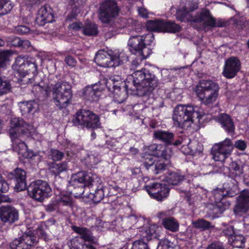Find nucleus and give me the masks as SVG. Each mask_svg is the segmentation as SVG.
I'll return each mask as SVG.
<instances>
[{
  "label": "nucleus",
  "instance_id": "nucleus-1",
  "mask_svg": "<svg viewBox=\"0 0 249 249\" xmlns=\"http://www.w3.org/2000/svg\"><path fill=\"white\" fill-rule=\"evenodd\" d=\"M133 78L132 83L127 82L129 88L127 89L121 90V87L115 89L113 90L114 98L116 101L119 103H123L126 98V91L129 89L136 90L139 96L143 97V100L147 97V95H151V92L159 85V80L155 75L152 74L146 69H142L141 70L135 71L131 75Z\"/></svg>",
  "mask_w": 249,
  "mask_h": 249
},
{
  "label": "nucleus",
  "instance_id": "nucleus-2",
  "mask_svg": "<svg viewBox=\"0 0 249 249\" xmlns=\"http://www.w3.org/2000/svg\"><path fill=\"white\" fill-rule=\"evenodd\" d=\"M197 8L198 5L196 3L189 2L178 10L176 18L181 21L202 23L204 29L224 26V23L219 21L216 23L215 19L212 17L210 11L207 9H203L199 14H196L195 11Z\"/></svg>",
  "mask_w": 249,
  "mask_h": 249
},
{
  "label": "nucleus",
  "instance_id": "nucleus-3",
  "mask_svg": "<svg viewBox=\"0 0 249 249\" xmlns=\"http://www.w3.org/2000/svg\"><path fill=\"white\" fill-rule=\"evenodd\" d=\"M154 36L152 33H148L142 35L131 36L128 41L129 50L132 53H138L140 58L133 60L131 62L132 69L140 65L141 60L146 59L151 53L152 51L147 47L153 41Z\"/></svg>",
  "mask_w": 249,
  "mask_h": 249
},
{
  "label": "nucleus",
  "instance_id": "nucleus-4",
  "mask_svg": "<svg viewBox=\"0 0 249 249\" xmlns=\"http://www.w3.org/2000/svg\"><path fill=\"white\" fill-rule=\"evenodd\" d=\"M197 108L191 105L178 106L174 109L173 120L175 126L187 129L193 124L195 118L199 119Z\"/></svg>",
  "mask_w": 249,
  "mask_h": 249
},
{
  "label": "nucleus",
  "instance_id": "nucleus-5",
  "mask_svg": "<svg viewBox=\"0 0 249 249\" xmlns=\"http://www.w3.org/2000/svg\"><path fill=\"white\" fill-rule=\"evenodd\" d=\"M219 90V85L216 82L212 80H202L196 86L195 92L202 104L210 106L216 101Z\"/></svg>",
  "mask_w": 249,
  "mask_h": 249
},
{
  "label": "nucleus",
  "instance_id": "nucleus-6",
  "mask_svg": "<svg viewBox=\"0 0 249 249\" xmlns=\"http://www.w3.org/2000/svg\"><path fill=\"white\" fill-rule=\"evenodd\" d=\"M50 90L52 93L55 105L59 108H66L71 103L72 93L71 85L65 81H58L51 85Z\"/></svg>",
  "mask_w": 249,
  "mask_h": 249
},
{
  "label": "nucleus",
  "instance_id": "nucleus-7",
  "mask_svg": "<svg viewBox=\"0 0 249 249\" xmlns=\"http://www.w3.org/2000/svg\"><path fill=\"white\" fill-rule=\"evenodd\" d=\"M12 68L16 73L21 76L19 79L21 82L32 83L34 81L32 78L26 77L30 73H32L33 76L36 74L37 65L34 62L26 60L24 57L19 56L16 58Z\"/></svg>",
  "mask_w": 249,
  "mask_h": 249
},
{
  "label": "nucleus",
  "instance_id": "nucleus-8",
  "mask_svg": "<svg viewBox=\"0 0 249 249\" xmlns=\"http://www.w3.org/2000/svg\"><path fill=\"white\" fill-rule=\"evenodd\" d=\"M72 122L75 126L97 129L101 126L98 115L89 110L82 109L78 111L74 116Z\"/></svg>",
  "mask_w": 249,
  "mask_h": 249
},
{
  "label": "nucleus",
  "instance_id": "nucleus-9",
  "mask_svg": "<svg viewBox=\"0 0 249 249\" xmlns=\"http://www.w3.org/2000/svg\"><path fill=\"white\" fill-rule=\"evenodd\" d=\"M127 60L124 53L113 55L112 52L100 50L96 54L94 61L99 66L108 68L119 66L121 63Z\"/></svg>",
  "mask_w": 249,
  "mask_h": 249
},
{
  "label": "nucleus",
  "instance_id": "nucleus-10",
  "mask_svg": "<svg viewBox=\"0 0 249 249\" xmlns=\"http://www.w3.org/2000/svg\"><path fill=\"white\" fill-rule=\"evenodd\" d=\"M120 9L114 0H105L99 8L98 17L103 23L112 22L118 16Z\"/></svg>",
  "mask_w": 249,
  "mask_h": 249
},
{
  "label": "nucleus",
  "instance_id": "nucleus-11",
  "mask_svg": "<svg viewBox=\"0 0 249 249\" xmlns=\"http://www.w3.org/2000/svg\"><path fill=\"white\" fill-rule=\"evenodd\" d=\"M233 149V144L231 140L226 138L213 145V158L215 161L224 162L231 155Z\"/></svg>",
  "mask_w": 249,
  "mask_h": 249
},
{
  "label": "nucleus",
  "instance_id": "nucleus-12",
  "mask_svg": "<svg viewBox=\"0 0 249 249\" xmlns=\"http://www.w3.org/2000/svg\"><path fill=\"white\" fill-rule=\"evenodd\" d=\"M34 131V126L26 123L22 119L13 118L10 120L9 133L11 139L20 137L21 134H31Z\"/></svg>",
  "mask_w": 249,
  "mask_h": 249
},
{
  "label": "nucleus",
  "instance_id": "nucleus-13",
  "mask_svg": "<svg viewBox=\"0 0 249 249\" xmlns=\"http://www.w3.org/2000/svg\"><path fill=\"white\" fill-rule=\"evenodd\" d=\"M52 189L45 181L38 180L32 184L28 189V192L32 197L38 201H42L48 197Z\"/></svg>",
  "mask_w": 249,
  "mask_h": 249
},
{
  "label": "nucleus",
  "instance_id": "nucleus-14",
  "mask_svg": "<svg viewBox=\"0 0 249 249\" xmlns=\"http://www.w3.org/2000/svg\"><path fill=\"white\" fill-rule=\"evenodd\" d=\"M73 182L83 184V186H97L101 179L96 175L86 172H80L72 176Z\"/></svg>",
  "mask_w": 249,
  "mask_h": 249
},
{
  "label": "nucleus",
  "instance_id": "nucleus-15",
  "mask_svg": "<svg viewBox=\"0 0 249 249\" xmlns=\"http://www.w3.org/2000/svg\"><path fill=\"white\" fill-rule=\"evenodd\" d=\"M145 188L149 195L158 201L166 198L169 192V189L165 184L158 183L146 185Z\"/></svg>",
  "mask_w": 249,
  "mask_h": 249
},
{
  "label": "nucleus",
  "instance_id": "nucleus-16",
  "mask_svg": "<svg viewBox=\"0 0 249 249\" xmlns=\"http://www.w3.org/2000/svg\"><path fill=\"white\" fill-rule=\"evenodd\" d=\"M214 202L208 207L212 209L213 214L222 213L229 206V204L224 199V195L221 190H215L213 192Z\"/></svg>",
  "mask_w": 249,
  "mask_h": 249
},
{
  "label": "nucleus",
  "instance_id": "nucleus-17",
  "mask_svg": "<svg viewBox=\"0 0 249 249\" xmlns=\"http://www.w3.org/2000/svg\"><path fill=\"white\" fill-rule=\"evenodd\" d=\"M36 238L30 234L25 233L21 237L15 239L10 244L11 249H31L36 243Z\"/></svg>",
  "mask_w": 249,
  "mask_h": 249
},
{
  "label": "nucleus",
  "instance_id": "nucleus-18",
  "mask_svg": "<svg viewBox=\"0 0 249 249\" xmlns=\"http://www.w3.org/2000/svg\"><path fill=\"white\" fill-rule=\"evenodd\" d=\"M240 67V63L237 58L230 57L225 62L223 74L228 78H233L239 71Z\"/></svg>",
  "mask_w": 249,
  "mask_h": 249
},
{
  "label": "nucleus",
  "instance_id": "nucleus-19",
  "mask_svg": "<svg viewBox=\"0 0 249 249\" xmlns=\"http://www.w3.org/2000/svg\"><path fill=\"white\" fill-rule=\"evenodd\" d=\"M18 211L10 205L0 207V219L4 223H13L18 219Z\"/></svg>",
  "mask_w": 249,
  "mask_h": 249
},
{
  "label": "nucleus",
  "instance_id": "nucleus-20",
  "mask_svg": "<svg viewBox=\"0 0 249 249\" xmlns=\"http://www.w3.org/2000/svg\"><path fill=\"white\" fill-rule=\"evenodd\" d=\"M249 210V190L242 191L236 198V204L234 211L235 213H246Z\"/></svg>",
  "mask_w": 249,
  "mask_h": 249
},
{
  "label": "nucleus",
  "instance_id": "nucleus-21",
  "mask_svg": "<svg viewBox=\"0 0 249 249\" xmlns=\"http://www.w3.org/2000/svg\"><path fill=\"white\" fill-rule=\"evenodd\" d=\"M53 16L52 10L48 5L42 6L38 10L36 22L39 25H44L46 23L52 22Z\"/></svg>",
  "mask_w": 249,
  "mask_h": 249
},
{
  "label": "nucleus",
  "instance_id": "nucleus-22",
  "mask_svg": "<svg viewBox=\"0 0 249 249\" xmlns=\"http://www.w3.org/2000/svg\"><path fill=\"white\" fill-rule=\"evenodd\" d=\"M11 175L16 182L15 188L17 191H22L26 188V173L24 170L18 168L11 172Z\"/></svg>",
  "mask_w": 249,
  "mask_h": 249
},
{
  "label": "nucleus",
  "instance_id": "nucleus-23",
  "mask_svg": "<svg viewBox=\"0 0 249 249\" xmlns=\"http://www.w3.org/2000/svg\"><path fill=\"white\" fill-rule=\"evenodd\" d=\"M18 138L16 137L11 139L13 142V149L24 158H31L34 156L33 151H29L26 144Z\"/></svg>",
  "mask_w": 249,
  "mask_h": 249
},
{
  "label": "nucleus",
  "instance_id": "nucleus-24",
  "mask_svg": "<svg viewBox=\"0 0 249 249\" xmlns=\"http://www.w3.org/2000/svg\"><path fill=\"white\" fill-rule=\"evenodd\" d=\"M101 90L97 84L87 86L83 89L84 98L90 102H97L101 94Z\"/></svg>",
  "mask_w": 249,
  "mask_h": 249
},
{
  "label": "nucleus",
  "instance_id": "nucleus-25",
  "mask_svg": "<svg viewBox=\"0 0 249 249\" xmlns=\"http://www.w3.org/2000/svg\"><path fill=\"white\" fill-rule=\"evenodd\" d=\"M72 230L76 233L80 235V239L83 241V242L96 243V240L94 236H93L91 231L85 227H77L72 226L71 227Z\"/></svg>",
  "mask_w": 249,
  "mask_h": 249
},
{
  "label": "nucleus",
  "instance_id": "nucleus-26",
  "mask_svg": "<svg viewBox=\"0 0 249 249\" xmlns=\"http://www.w3.org/2000/svg\"><path fill=\"white\" fill-rule=\"evenodd\" d=\"M103 82L106 86L108 90L111 92L119 86L125 87L126 89H127L129 88V85L123 82L121 77L118 75L113 76L108 79H105L103 80Z\"/></svg>",
  "mask_w": 249,
  "mask_h": 249
},
{
  "label": "nucleus",
  "instance_id": "nucleus-27",
  "mask_svg": "<svg viewBox=\"0 0 249 249\" xmlns=\"http://www.w3.org/2000/svg\"><path fill=\"white\" fill-rule=\"evenodd\" d=\"M217 120L227 133L231 135L234 134L235 126L232 119L229 115L224 113L220 114L217 117Z\"/></svg>",
  "mask_w": 249,
  "mask_h": 249
},
{
  "label": "nucleus",
  "instance_id": "nucleus-28",
  "mask_svg": "<svg viewBox=\"0 0 249 249\" xmlns=\"http://www.w3.org/2000/svg\"><path fill=\"white\" fill-rule=\"evenodd\" d=\"M152 149L155 150V154L157 157H161L165 160H169L172 155L171 149L162 144L153 145Z\"/></svg>",
  "mask_w": 249,
  "mask_h": 249
},
{
  "label": "nucleus",
  "instance_id": "nucleus-29",
  "mask_svg": "<svg viewBox=\"0 0 249 249\" xmlns=\"http://www.w3.org/2000/svg\"><path fill=\"white\" fill-rule=\"evenodd\" d=\"M159 229V227L156 224L144 227L141 231V237L143 240L149 241L152 239L153 236L157 237L156 232L158 231Z\"/></svg>",
  "mask_w": 249,
  "mask_h": 249
},
{
  "label": "nucleus",
  "instance_id": "nucleus-30",
  "mask_svg": "<svg viewBox=\"0 0 249 249\" xmlns=\"http://www.w3.org/2000/svg\"><path fill=\"white\" fill-rule=\"evenodd\" d=\"M96 243L83 242L81 244L79 238L75 237L70 241V249H96L94 244Z\"/></svg>",
  "mask_w": 249,
  "mask_h": 249
},
{
  "label": "nucleus",
  "instance_id": "nucleus-31",
  "mask_svg": "<svg viewBox=\"0 0 249 249\" xmlns=\"http://www.w3.org/2000/svg\"><path fill=\"white\" fill-rule=\"evenodd\" d=\"M154 136L156 139L167 144H171L174 135L168 131L158 130L154 133Z\"/></svg>",
  "mask_w": 249,
  "mask_h": 249
},
{
  "label": "nucleus",
  "instance_id": "nucleus-32",
  "mask_svg": "<svg viewBox=\"0 0 249 249\" xmlns=\"http://www.w3.org/2000/svg\"><path fill=\"white\" fill-rule=\"evenodd\" d=\"M163 227L172 232H177L179 229V223L174 217H168L162 219Z\"/></svg>",
  "mask_w": 249,
  "mask_h": 249
},
{
  "label": "nucleus",
  "instance_id": "nucleus-33",
  "mask_svg": "<svg viewBox=\"0 0 249 249\" xmlns=\"http://www.w3.org/2000/svg\"><path fill=\"white\" fill-rule=\"evenodd\" d=\"M55 202L59 205L71 206L72 204L71 196L66 193H60L55 197Z\"/></svg>",
  "mask_w": 249,
  "mask_h": 249
},
{
  "label": "nucleus",
  "instance_id": "nucleus-34",
  "mask_svg": "<svg viewBox=\"0 0 249 249\" xmlns=\"http://www.w3.org/2000/svg\"><path fill=\"white\" fill-rule=\"evenodd\" d=\"M68 169L67 163L62 162L59 163H52L49 167L50 172L53 175L57 176L61 173L65 171Z\"/></svg>",
  "mask_w": 249,
  "mask_h": 249
},
{
  "label": "nucleus",
  "instance_id": "nucleus-35",
  "mask_svg": "<svg viewBox=\"0 0 249 249\" xmlns=\"http://www.w3.org/2000/svg\"><path fill=\"white\" fill-rule=\"evenodd\" d=\"M97 188L95 191L94 193H90L88 197L91 199L94 202L97 203L100 201L104 196V191L103 185L101 184V181L97 186Z\"/></svg>",
  "mask_w": 249,
  "mask_h": 249
},
{
  "label": "nucleus",
  "instance_id": "nucleus-36",
  "mask_svg": "<svg viewBox=\"0 0 249 249\" xmlns=\"http://www.w3.org/2000/svg\"><path fill=\"white\" fill-rule=\"evenodd\" d=\"M184 179V177L177 173H171L163 179V181L171 185H177Z\"/></svg>",
  "mask_w": 249,
  "mask_h": 249
},
{
  "label": "nucleus",
  "instance_id": "nucleus-37",
  "mask_svg": "<svg viewBox=\"0 0 249 249\" xmlns=\"http://www.w3.org/2000/svg\"><path fill=\"white\" fill-rule=\"evenodd\" d=\"M36 106L33 101H24L19 104L20 111L23 115L30 113Z\"/></svg>",
  "mask_w": 249,
  "mask_h": 249
},
{
  "label": "nucleus",
  "instance_id": "nucleus-38",
  "mask_svg": "<svg viewBox=\"0 0 249 249\" xmlns=\"http://www.w3.org/2000/svg\"><path fill=\"white\" fill-rule=\"evenodd\" d=\"M163 20H149L147 22L146 27L149 31L162 32Z\"/></svg>",
  "mask_w": 249,
  "mask_h": 249
},
{
  "label": "nucleus",
  "instance_id": "nucleus-39",
  "mask_svg": "<svg viewBox=\"0 0 249 249\" xmlns=\"http://www.w3.org/2000/svg\"><path fill=\"white\" fill-rule=\"evenodd\" d=\"M84 35L87 36H96L98 33L97 26L91 22H87L83 29Z\"/></svg>",
  "mask_w": 249,
  "mask_h": 249
},
{
  "label": "nucleus",
  "instance_id": "nucleus-40",
  "mask_svg": "<svg viewBox=\"0 0 249 249\" xmlns=\"http://www.w3.org/2000/svg\"><path fill=\"white\" fill-rule=\"evenodd\" d=\"M229 172L232 177L240 176L243 173V167L241 165L235 161H232L228 167Z\"/></svg>",
  "mask_w": 249,
  "mask_h": 249
},
{
  "label": "nucleus",
  "instance_id": "nucleus-41",
  "mask_svg": "<svg viewBox=\"0 0 249 249\" xmlns=\"http://www.w3.org/2000/svg\"><path fill=\"white\" fill-rule=\"evenodd\" d=\"M181 27L174 22H164L162 32L175 33L180 31Z\"/></svg>",
  "mask_w": 249,
  "mask_h": 249
},
{
  "label": "nucleus",
  "instance_id": "nucleus-42",
  "mask_svg": "<svg viewBox=\"0 0 249 249\" xmlns=\"http://www.w3.org/2000/svg\"><path fill=\"white\" fill-rule=\"evenodd\" d=\"M192 224L196 228L200 229L202 230H209L213 227L211 222L203 219H199L196 221H193Z\"/></svg>",
  "mask_w": 249,
  "mask_h": 249
},
{
  "label": "nucleus",
  "instance_id": "nucleus-43",
  "mask_svg": "<svg viewBox=\"0 0 249 249\" xmlns=\"http://www.w3.org/2000/svg\"><path fill=\"white\" fill-rule=\"evenodd\" d=\"M229 242L234 248H242L245 244V238L241 234H236Z\"/></svg>",
  "mask_w": 249,
  "mask_h": 249
},
{
  "label": "nucleus",
  "instance_id": "nucleus-44",
  "mask_svg": "<svg viewBox=\"0 0 249 249\" xmlns=\"http://www.w3.org/2000/svg\"><path fill=\"white\" fill-rule=\"evenodd\" d=\"M13 6L10 0H0V15H5L10 12Z\"/></svg>",
  "mask_w": 249,
  "mask_h": 249
},
{
  "label": "nucleus",
  "instance_id": "nucleus-45",
  "mask_svg": "<svg viewBox=\"0 0 249 249\" xmlns=\"http://www.w3.org/2000/svg\"><path fill=\"white\" fill-rule=\"evenodd\" d=\"M11 89V85L10 82L0 77V96L6 94Z\"/></svg>",
  "mask_w": 249,
  "mask_h": 249
},
{
  "label": "nucleus",
  "instance_id": "nucleus-46",
  "mask_svg": "<svg viewBox=\"0 0 249 249\" xmlns=\"http://www.w3.org/2000/svg\"><path fill=\"white\" fill-rule=\"evenodd\" d=\"M147 242L141 238L133 243L131 249H150Z\"/></svg>",
  "mask_w": 249,
  "mask_h": 249
},
{
  "label": "nucleus",
  "instance_id": "nucleus-47",
  "mask_svg": "<svg viewBox=\"0 0 249 249\" xmlns=\"http://www.w3.org/2000/svg\"><path fill=\"white\" fill-rule=\"evenodd\" d=\"M50 156L53 161H58L62 159L64 153L57 149H51Z\"/></svg>",
  "mask_w": 249,
  "mask_h": 249
},
{
  "label": "nucleus",
  "instance_id": "nucleus-48",
  "mask_svg": "<svg viewBox=\"0 0 249 249\" xmlns=\"http://www.w3.org/2000/svg\"><path fill=\"white\" fill-rule=\"evenodd\" d=\"M154 161V157L151 155L145 154L143 157V164L147 169L153 165Z\"/></svg>",
  "mask_w": 249,
  "mask_h": 249
},
{
  "label": "nucleus",
  "instance_id": "nucleus-49",
  "mask_svg": "<svg viewBox=\"0 0 249 249\" xmlns=\"http://www.w3.org/2000/svg\"><path fill=\"white\" fill-rule=\"evenodd\" d=\"M14 41L16 45L24 49H28L31 46V43L27 40H22L19 37H15Z\"/></svg>",
  "mask_w": 249,
  "mask_h": 249
},
{
  "label": "nucleus",
  "instance_id": "nucleus-50",
  "mask_svg": "<svg viewBox=\"0 0 249 249\" xmlns=\"http://www.w3.org/2000/svg\"><path fill=\"white\" fill-rule=\"evenodd\" d=\"M9 188L8 184L2 178L0 175V193L7 192Z\"/></svg>",
  "mask_w": 249,
  "mask_h": 249
},
{
  "label": "nucleus",
  "instance_id": "nucleus-51",
  "mask_svg": "<svg viewBox=\"0 0 249 249\" xmlns=\"http://www.w3.org/2000/svg\"><path fill=\"white\" fill-rule=\"evenodd\" d=\"M234 147L240 150L243 151L247 147V143L243 140H237L235 142L234 144H233V147Z\"/></svg>",
  "mask_w": 249,
  "mask_h": 249
},
{
  "label": "nucleus",
  "instance_id": "nucleus-52",
  "mask_svg": "<svg viewBox=\"0 0 249 249\" xmlns=\"http://www.w3.org/2000/svg\"><path fill=\"white\" fill-rule=\"evenodd\" d=\"M223 234L228 237L229 242L235 235L233 227L231 226L228 227L223 231Z\"/></svg>",
  "mask_w": 249,
  "mask_h": 249
},
{
  "label": "nucleus",
  "instance_id": "nucleus-53",
  "mask_svg": "<svg viewBox=\"0 0 249 249\" xmlns=\"http://www.w3.org/2000/svg\"><path fill=\"white\" fill-rule=\"evenodd\" d=\"M165 167V164L159 161L156 162L155 165V170H154V174H158L161 171L164 169Z\"/></svg>",
  "mask_w": 249,
  "mask_h": 249
},
{
  "label": "nucleus",
  "instance_id": "nucleus-54",
  "mask_svg": "<svg viewBox=\"0 0 249 249\" xmlns=\"http://www.w3.org/2000/svg\"><path fill=\"white\" fill-rule=\"evenodd\" d=\"M16 30L18 33L20 34H26L30 32V29L28 27L23 25L18 26L17 27Z\"/></svg>",
  "mask_w": 249,
  "mask_h": 249
},
{
  "label": "nucleus",
  "instance_id": "nucleus-55",
  "mask_svg": "<svg viewBox=\"0 0 249 249\" xmlns=\"http://www.w3.org/2000/svg\"><path fill=\"white\" fill-rule=\"evenodd\" d=\"M59 205L56 202H55V199L53 203L49 204L47 206L46 210L49 212H53L58 209Z\"/></svg>",
  "mask_w": 249,
  "mask_h": 249
},
{
  "label": "nucleus",
  "instance_id": "nucleus-56",
  "mask_svg": "<svg viewBox=\"0 0 249 249\" xmlns=\"http://www.w3.org/2000/svg\"><path fill=\"white\" fill-rule=\"evenodd\" d=\"M65 62L69 66L74 67L76 65L75 59L71 56H68L65 59Z\"/></svg>",
  "mask_w": 249,
  "mask_h": 249
},
{
  "label": "nucleus",
  "instance_id": "nucleus-57",
  "mask_svg": "<svg viewBox=\"0 0 249 249\" xmlns=\"http://www.w3.org/2000/svg\"><path fill=\"white\" fill-rule=\"evenodd\" d=\"M12 201V199L10 198L8 195H0V203H11Z\"/></svg>",
  "mask_w": 249,
  "mask_h": 249
},
{
  "label": "nucleus",
  "instance_id": "nucleus-58",
  "mask_svg": "<svg viewBox=\"0 0 249 249\" xmlns=\"http://www.w3.org/2000/svg\"><path fill=\"white\" fill-rule=\"evenodd\" d=\"M139 14L140 16L142 18H147L148 17V11L143 7H139L138 9Z\"/></svg>",
  "mask_w": 249,
  "mask_h": 249
},
{
  "label": "nucleus",
  "instance_id": "nucleus-59",
  "mask_svg": "<svg viewBox=\"0 0 249 249\" xmlns=\"http://www.w3.org/2000/svg\"><path fill=\"white\" fill-rule=\"evenodd\" d=\"M69 28L73 30H79L82 27V24L80 22H73L69 25Z\"/></svg>",
  "mask_w": 249,
  "mask_h": 249
},
{
  "label": "nucleus",
  "instance_id": "nucleus-60",
  "mask_svg": "<svg viewBox=\"0 0 249 249\" xmlns=\"http://www.w3.org/2000/svg\"><path fill=\"white\" fill-rule=\"evenodd\" d=\"M36 234L40 238H46V233L43 230L42 227H38L36 230Z\"/></svg>",
  "mask_w": 249,
  "mask_h": 249
},
{
  "label": "nucleus",
  "instance_id": "nucleus-61",
  "mask_svg": "<svg viewBox=\"0 0 249 249\" xmlns=\"http://www.w3.org/2000/svg\"><path fill=\"white\" fill-rule=\"evenodd\" d=\"M207 249H224L222 246L219 244H212Z\"/></svg>",
  "mask_w": 249,
  "mask_h": 249
},
{
  "label": "nucleus",
  "instance_id": "nucleus-62",
  "mask_svg": "<svg viewBox=\"0 0 249 249\" xmlns=\"http://www.w3.org/2000/svg\"><path fill=\"white\" fill-rule=\"evenodd\" d=\"M6 60V55L3 52H0V67H1L3 64Z\"/></svg>",
  "mask_w": 249,
  "mask_h": 249
},
{
  "label": "nucleus",
  "instance_id": "nucleus-63",
  "mask_svg": "<svg viewBox=\"0 0 249 249\" xmlns=\"http://www.w3.org/2000/svg\"><path fill=\"white\" fill-rule=\"evenodd\" d=\"M129 151L132 155H135L138 153L139 150L136 148L131 147L129 149Z\"/></svg>",
  "mask_w": 249,
  "mask_h": 249
},
{
  "label": "nucleus",
  "instance_id": "nucleus-64",
  "mask_svg": "<svg viewBox=\"0 0 249 249\" xmlns=\"http://www.w3.org/2000/svg\"><path fill=\"white\" fill-rule=\"evenodd\" d=\"M166 212H160L158 213V217L159 218H162L164 217V216H166Z\"/></svg>",
  "mask_w": 249,
  "mask_h": 249
}]
</instances>
